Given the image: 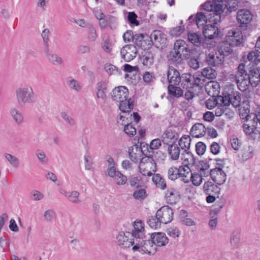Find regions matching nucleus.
<instances>
[{"label": "nucleus", "mask_w": 260, "mask_h": 260, "mask_svg": "<svg viewBox=\"0 0 260 260\" xmlns=\"http://www.w3.org/2000/svg\"><path fill=\"white\" fill-rule=\"evenodd\" d=\"M124 131L129 137H133L136 134V129L131 123L125 124Z\"/></svg>", "instance_id": "55"}, {"label": "nucleus", "mask_w": 260, "mask_h": 260, "mask_svg": "<svg viewBox=\"0 0 260 260\" xmlns=\"http://www.w3.org/2000/svg\"><path fill=\"white\" fill-rule=\"evenodd\" d=\"M45 52L46 57L50 62L54 65H59L62 63V59L56 54L49 53V48L48 49L45 48Z\"/></svg>", "instance_id": "33"}, {"label": "nucleus", "mask_w": 260, "mask_h": 260, "mask_svg": "<svg viewBox=\"0 0 260 260\" xmlns=\"http://www.w3.org/2000/svg\"><path fill=\"white\" fill-rule=\"evenodd\" d=\"M209 160H212V159L208 158L205 160H201L199 161L198 163L196 162V165H194L197 167V169L199 170L200 173L203 174L204 177H207L210 175V171H208L210 167L209 165Z\"/></svg>", "instance_id": "23"}, {"label": "nucleus", "mask_w": 260, "mask_h": 260, "mask_svg": "<svg viewBox=\"0 0 260 260\" xmlns=\"http://www.w3.org/2000/svg\"><path fill=\"white\" fill-rule=\"evenodd\" d=\"M151 238L154 242V246H164L169 242V239L164 233H153L150 235Z\"/></svg>", "instance_id": "18"}, {"label": "nucleus", "mask_w": 260, "mask_h": 260, "mask_svg": "<svg viewBox=\"0 0 260 260\" xmlns=\"http://www.w3.org/2000/svg\"><path fill=\"white\" fill-rule=\"evenodd\" d=\"M135 190L133 194L134 198L140 201H143L147 197V191L145 189L139 188Z\"/></svg>", "instance_id": "40"}, {"label": "nucleus", "mask_w": 260, "mask_h": 260, "mask_svg": "<svg viewBox=\"0 0 260 260\" xmlns=\"http://www.w3.org/2000/svg\"><path fill=\"white\" fill-rule=\"evenodd\" d=\"M169 62L171 64L177 66L182 63L183 59H185L181 54H178L175 50H173L170 52L167 56Z\"/></svg>", "instance_id": "24"}, {"label": "nucleus", "mask_w": 260, "mask_h": 260, "mask_svg": "<svg viewBox=\"0 0 260 260\" xmlns=\"http://www.w3.org/2000/svg\"><path fill=\"white\" fill-rule=\"evenodd\" d=\"M228 55V50L225 48L223 50L221 48L218 53L209 54L206 57V60L209 66L212 67H217L221 66L223 61L224 56Z\"/></svg>", "instance_id": "6"}, {"label": "nucleus", "mask_w": 260, "mask_h": 260, "mask_svg": "<svg viewBox=\"0 0 260 260\" xmlns=\"http://www.w3.org/2000/svg\"><path fill=\"white\" fill-rule=\"evenodd\" d=\"M105 69L109 74L121 75L122 74L121 70L112 64H106L105 65Z\"/></svg>", "instance_id": "52"}, {"label": "nucleus", "mask_w": 260, "mask_h": 260, "mask_svg": "<svg viewBox=\"0 0 260 260\" xmlns=\"http://www.w3.org/2000/svg\"><path fill=\"white\" fill-rule=\"evenodd\" d=\"M16 99L20 106L35 102V93L32 88L27 85L17 88L15 91Z\"/></svg>", "instance_id": "2"}, {"label": "nucleus", "mask_w": 260, "mask_h": 260, "mask_svg": "<svg viewBox=\"0 0 260 260\" xmlns=\"http://www.w3.org/2000/svg\"><path fill=\"white\" fill-rule=\"evenodd\" d=\"M180 84L183 89H193V75L190 73L182 74Z\"/></svg>", "instance_id": "25"}, {"label": "nucleus", "mask_w": 260, "mask_h": 260, "mask_svg": "<svg viewBox=\"0 0 260 260\" xmlns=\"http://www.w3.org/2000/svg\"><path fill=\"white\" fill-rule=\"evenodd\" d=\"M241 240V230L236 229L231 233L230 243L233 248H238L240 245Z\"/></svg>", "instance_id": "28"}, {"label": "nucleus", "mask_w": 260, "mask_h": 260, "mask_svg": "<svg viewBox=\"0 0 260 260\" xmlns=\"http://www.w3.org/2000/svg\"><path fill=\"white\" fill-rule=\"evenodd\" d=\"M133 48H135V46L132 44L126 45L123 46L120 51L121 58L124 59L126 55L129 54V52H128V50H132Z\"/></svg>", "instance_id": "59"}, {"label": "nucleus", "mask_w": 260, "mask_h": 260, "mask_svg": "<svg viewBox=\"0 0 260 260\" xmlns=\"http://www.w3.org/2000/svg\"><path fill=\"white\" fill-rule=\"evenodd\" d=\"M188 41L191 43L195 46L199 47L202 44L203 45L206 43V41L209 39L206 38L203 39V37L201 36V35H199L196 32H191L190 31L188 32Z\"/></svg>", "instance_id": "21"}, {"label": "nucleus", "mask_w": 260, "mask_h": 260, "mask_svg": "<svg viewBox=\"0 0 260 260\" xmlns=\"http://www.w3.org/2000/svg\"><path fill=\"white\" fill-rule=\"evenodd\" d=\"M154 243L150 236L147 238V236L143 235L142 238L135 239V244L133 247V250L151 255V249L154 246Z\"/></svg>", "instance_id": "4"}, {"label": "nucleus", "mask_w": 260, "mask_h": 260, "mask_svg": "<svg viewBox=\"0 0 260 260\" xmlns=\"http://www.w3.org/2000/svg\"><path fill=\"white\" fill-rule=\"evenodd\" d=\"M248 60H257L260 61V52L251 51L247 56Z\"/></svg>", "instance_id": "64"}, {"label": "nucleus", "mask_w": 260, "mask_h": 260, "mask_svg": "<svg viewBox=\"0 0 260 260\" xmlns=\"http://www.w3.org/2000/svg\"><path fill=\"white\" fill-rule=\"evenodd\" d=\"M206 132L207 128L203 124L197 123L192 126L190 134L193 137L199 138L204 136Z\"/></svg>", "instance_id": "19"}, {"label": "nucleus", "mask_w": 260, "mask_h": 260, "mask_svg": "<svg viewBox=\"0 0 260 260\" xmlns=\"http://www.w3.org/2000/svg\"><path fill=\"white\" fill-rule=\"evenodd\" d=\"M179 169L175 167H172L168 170V178L172 181H175L177 179L180 180L184 183L189 182V179L184 174H180Z\"/></svg>", "instance_id": "16"}, {"label": "nucleus", "mask_w": 260, "mask_h": 260, "mask_svg": "<svg viewBox=\"0 0 260 260\" xmlns=\"http://www.w3.org/2000/svg\"><path fill=\"white\" fill-rule=\"evenodd\" d=\"M220 85L216 81H210L207 82L205 85V90L206 92L210 96L217 97L225 106L228 105V93H223L222 95H219Z\"/></svg>", "instance_id": "3"}, {"label": "nucleus", "mask_w": 260, "mask_h": 260, "mask_svg": "<svg viewBox=\"0 0 260 260\" xmlns=\"http://www.w3.org/2000/svg\"><path fill=\"white\" fill-rule=\"evenodd\" d=\"M96 97L97 98H101L103 100L106 99V91H107V84L104 82H98L96 84Z\"/></svg>", "instance_id": "32"}, {"label": "nucleus", "mask_w": 260, "mask_h": 260, "mask_svg": "<svg viewBox=\"0 0 260 260\" xmlns=\"http://www.w3.org/2000/svg\"><path fill=\"white\" fill-rule=\"evenodd\" d=\"M243 43L241 30L238 28L229 31V45L231 47L238 46Z\"/></svg>", "instance_id": "11"}, {"label": "nucleus", "mask_w": 260, "mask_h": 260, "mask_svg": "<svg viewBox=\"0 0 260 260\" xmlns=\"http://www.w3.org/2000/svg\"><path fill=\"white\" fill-rule=\"evenodd\" d=\"M173 50L178 54H181L185 59H188L191 57V54H193L196 49H190L188 44L183 40H177L174 44Z\"/></svg>", "instance_id": "7"}, {"label": "nucleus", "mask_w": 260, "mask_h": 260, "mask_svg": "<svg viewBox=\"0 0 260 260\" xmlns=\"http://www.w3.org/2000/svg\"><path fill=\"white\" fill-rule=\"evenodd\" d=\"M134 36L132 30H128L123 35V40L125 42H130L132 40L133 41Z\"/></svg>", "instance_id": "62"}, {"label": "nucleus", "mask_w": 260, "mask_h": 260, "mask_svg": "<svg viewBox=\"0 0 260 260\" xmlns=\"http://www.w3.org/2000/svg\"><path fill=\"white\" fill-rule=\"evenodd\" d=\"M50 34V31L49 29H45L42 33V37L43 39V41L45 45V48H47V49L49 48V35Z\"/></svg>", "instance_id": "60"}, {"label": "nucleus", "mask_w": 260, "mask_h": 260, "mask_svg": "<svg viewBox=\"0 0 260 260\" xmlns=\"http://www.w3.org/2000/svg\"><path fill=\"white\" fill-rule=\"evenodd\" d=\"M250 69L249 74L247 76L251 79L252 83V86H256L259 81L260 76V61L257 60H249Z\"/></svg>", "instance_id": "9"}, {"label": "nucleus", "mask_w": 260, "mask_h": 260, "mask_svg": "<svg viewBox=\"0 0 260 260\" xmlns=\"http://www.w3.org/2000/svg\"><path fill=\"white\" fill-rule=\"evenodd\" d=\"M230 78H233L235 81L237 85L241 91H244L247 90L249 84L252 86V83L251 79L245 74V76H235L234 75H230Z\"/></svg>", "instance_id": "13"}, {"label": "nucleus", "mask_w": 260, "mask_h": 260, "mask_svg": "<svg viewBox=\"0 0 260 260\" xmlns=\"http://www.w3.org/2000/svg\"><path fill=\"white\" fill-rule=\"evenodd\" d=\"M129 236L131 237L130 232H119L116 237L117 244L123 248H129L133 246L135 244V239H129Z\"/></svg>", "instance_id": "12"}, {"label": "nucleus", "mask_w": 260, "mask_h": 260, "mask_svg": "<svg viewBox=\"0 0 260 260\" xmlns=\"http://www.w3.org/2000/svg\"><path fill=\"white\" fill-rule=\"evenodd\" d=\"M224 205V202L223 200H221L218 201L216 204L213 206L212 208L210 211V215L211 217L216 216V215L219 213V211Z\"/></svg>", "instance_id": "45"}, {"label": "nucleus", "mask_w": 260, "mask_h": 260, "mask_svg": "<svg viewBox=\"0 0 260 260\" xmlns=\"http://www.w3.org/2000/svg\"><path fill=\"white\" fill-rule=\"evenodd\" d=\"M144 36L142 34H135L134 37L133 42L134 44L133 45H134L135 48H136L137 47H138L139 48H143L145 47L143 43H144Z\"/></svg>", "instance_id": "44"}, {"label": "nucleus", "mask_w": 260, "mask_h": 260, "mask_svg": "<svg viewBox=\"0 0 260 260\" xmlns=\"http://www.w3.org/2000/svg\"><path fill=\"white\" fill-rule=\"evenodd\" d=\"M118 102L119 103V109L122 113H129L134 109V102L128 98Z\"/></svg>", "instance_id": "27"}, {"label": "nucleus", "mask_w": 260, "mask_h": 260, "mask_svg": "<svg viewBox=\"0 0 260 260\" xmlns=\"http://www.w3.org/2000/svg\"><path fill=\"white\" fill-rule=\"evenodd\" d=\"M64 196L74 203L79 204L81 202L79 200V193L77 191H73L71 192L64 191Z\"/></svg>", "instance_id": "42"}, {"label": "nucleus", "mask_w": 260, "mask_h": 260, "mask_svg": "<svg viewBox=\"0 0 260 260\" xmlns=\"http://www.w3.org/2000/svg\"><path fill=\"white\" fill-rule=\"evenodd\" d=\"M161 141L159 139H155L151 141L149 147H147V152L145 154L147 157L149 158H152L153 156V150L157 149L161 146Z\"/></svg>", "instance_id": "31"}, {"label": "nucleus", "mask_w": 260, "mask_h": 260, "mask_svg": "<svg viewBox=\"0 0 260 260\" xmlns=\"http://www.w3.org/2000/svg\"><path fill=\"white\" fill-rule=\"evenodd\" d=\"M156 214L161 223L167 224L173 220L174 213L172 209L169 206L161 207L157 211Z\"/></svg>", "instance_id": "10"}, {"label": "nucleus", "mask_w": 260, "mask_h": 260, "mask_svg": "<svg viewBox=\"0 0 260 260\" xmlns=\"http://www.w3.org/2000/svg\"><path fill=\"white\" fill-rule=\"evenodd\" d=\"M5 157L12 166L15 168L19 167V161L16 157L8 153L5 154Z\"/></svg>", "instance_id": "51"}, {"label": "nucleus", "mask_w": 260, "mask_h": 260, "mask_svg": "<svg viewBox=\"0 0 260 260\" xmlns=\"http://www.w3.org/2000/svg\"><path fill=\"white\" fill-rule=\"evenodd\" d=\"M55 216V212L52 210L46 211L44 214V218L47 221H52Z\"/></svg>", "instance_id": "63"}, {"label": "nucleus", "mask_w": 260, "mask_h": 260, "mask_svg": "<svg viewBox=\"0 0 260 260\" xmlns=\"http://www.w3.org/2000/svg\"><path fill=\"white\" fill-rule=\"evenodd\" d=\"M190 60L189 61V64L190 67L195 70L198 69L200 67V54L193 55V54H191V57H189Z\"/></svg>", "instance_id": "43"}, {"label": "nucleus", "mask_w": 260, "mask_h": 260, "mask_svg": "<svg viewBox=\"0 0 260 260\" xmlns=\"http://www.w3.org/2000/svg\"><path fill=\"white\" fill-rule=\"evenodd\" d=\"M68 84L70 88L77 91H80L82 89V86L80 83L76 80L69 77L67 79Z\"/></svg>", "instance_id": "50"}, {"label": "nucleus", "mask_w": 260, "mask_h": 260, "mask_svg": "<svg viewBox=\"0 0 260 260\" xmlns=\"http://www.w3.org/2000/svg\"><path fill=\"white\" fill-rule=\"evenodd\" d=\"M189 149H185V152L187 155L188 157L184 158V163H185V166L187 165H194L196 164V157L194 156L193 154L188 150ZM183 159V158H182Z\"/></svg>", "instance_id": "48"}, {"label": "nucleus", "mask_w": 260, "mask_h": 260, "mask_svg": "<svg viewBox=\"0 0 260 260\" xmlns=\"http://www.w3.org/2000/svg\"><path fill=\"white\" fill-rule=\"evenodd\" d=\"M167 149L168 153L170 155L171 159L173 160H177L179 158L180 153V148L175 144V142L174 141L172 142V145H170L168 147Z\"/></svg>", "instance_id": "30"}, {"label": "nucleus", "mask_w": 260, "mask_h": 260, "mask_svg": "<svg viewBox=\"0 0 260 260\" xmlns=\"http://www.w3.org/2000/svg\"><path fill=\"white\" fill-rule=\"evenodd\" d=\"M183 24V21H181L180 25L174 27L171 29L169 34L172 37H178L181 35L185 30V27Z\"/></svg>", "instance_id": "47"}, {"label": "nucleus", "mask_w": 260, "mask_h": 260, "mask_svg": "<svg viewBox=\"0 0 260 260\" xmlns=\"http://www.w3.org/2000/svg\"><path fill=\"white\" fill-rule=\"evenodd\" d=\"M227 106H225L223 103L221 102V103L219 104L215 109V115L216 116H220L224 113L226 109V107Z\"/></svg>", "instance_id": "58"}, {"label": "nucleus", "mask_w": 260, "mask_h": 260, "mask_svg": "<svg viewBox=\"0 0 260 260\" xmlns=\"http://www.w3.org/2000/svg\"><path fill=\"white\" fill-rule=\"evenodd\" d=\"M206 145L202 142H199L196 144V151L199 156L203 155L206 151Z\"/></svg>", "instance_id": "56"}, {"label": "nucleus", "mask_w": 260, "mask_h": 260, "mask_svg": "<svg viewBox=\"0 0 260 260\" xmlns=\"http://www.w3.org/2000/svg\"><path fill=\"white\" fill-rule=\"evenodd\" d=\"M150 40L149 45H154L156 47L162 48L165 46L167 42L166 35L161 30H154L149 37Z\"/></svg>", "instance_id": "8"}, {"label": "nucleus", "mask_w": 260, "mask_h": 260, "mask_svg": "<svg viewBox=\"0 0 260 260\" xmlns=\"http://www.w3.org/2000/svg\"><path fill=\"white\" fill-rule=\"evenodd\" d=\"M203 189L206 194H218L220 190V188L217 185L209 181L204 183Z\"/></svg>", "instance_id": "26"}, {"label": "nucleus", "mask_w": 260, "mask_h": 260, "mask_svg": "<svg viewBox=\"0 0 260 260\" xmlns=\"http://www.w3.org/2000/svg\"><path fill=\"white\" fill-rule=\"evenodd\" d=\"M128 90L126 87L119 86L113 89L111 96L113 101L118 102L128 98Z\"/></svg>", "instance_id": "14"}, {"label": "nucleus", "mask_w": 260, "mask_h": 260, "mask_svg": "<svg viewBox=\"0 0 260 260\" xmlns=\"http://www.w3.org/2000/svg\"><path fill=\"white\" fill-rule=\"evenodd\" d=\"M61 117L70 126H74L76 124L75 120L65 112L60 113Z\"/></svg>", "instance_id": "57"}, {"label": "nucleus", "mask_w": 260, "mask_h": 260, "mask_svg": "<svg viewBox=\"0 0 260 260\" xmlns=\"http://www.w3.org/2000/svg\"><path fill=\"white\" fill-rule=\"evenodd\" d=\"M210 176L216 184L221 185L226 180V175L221 168H215L210 171Z\"/></svg>", "instance_id": "15"}, {"label": "nucleus", "mask_w": 260, "mask_h": 260, "mask_svg": "<svg viewBox=\"0 0 260 260\" xmlns=\"http://www.w3.org/2000/svg\"><path fill=\"white\" fill-rule=\"evenodd\" d=\"M167 78L169 84L178 85L181 82L182 75L178 71L171 67L169 68L167 72Z\"/></svg>", "instance_id": "17"}, {"label": "nucleus", "mask_w": 260, "mask_h": 260, "mask_svg": "<svg viewBox=\"0 0 260 260\" xmlns=\"http://www.w3.org/2000/svg\"><path fill=\"white\" fill-rule=\"evenodd\" d=\"M191 139L188 135H184L179 141L178 144L183 150L189 149L190 148Z\"/></svg>", "instance_id": "41"}, {"label": "nucleus", "mask_w": 260, "mask_h": 260, "mask_svg": "<svg viewBox=\"0 0 260 260\" xmlns=\"http://www.w3.org/2000/svg\"><path fill=\"white\" fill-rule=\"evenodd\" d=\"M241 103V96L238 91L231 92L229 93V106L231 104L234 107H240Z\"/></svg>", "instance_id": "29"}, {"label": "nucleus", "mask_w": 260, "mask_h": 260, "mask_svg": "<svg viewBox=\"0 0 260 260\" xmlns=\"http://www.w3.org/2000/svg\"><path fill=\"white\" fill-rule=\"evenodd\" d=\"M10 113L13 120L19 125L23 122V116L22 113L16 108H12Z\"/></svg>", "instance_id": "34"}, {"label": "nucleus", "mask_w": 260, "mask_h": 260, "mask_svg": "<svg viewBox=\"0 0 260 260\" xmlns=\"http://www.w3.org/2000/svg\"><path fill=\"white\" fill-rule=\"evenodd\" d=\"M133 227L134 230L131 233V237L136 239L142 238L144 235V224L141 220L135 222Z\"/></svg>", "instance_id": "22"}, {"label": "nucleus", "mask_w": 260, "mask_h": 260, "mask_svg": "<svg viewBox=\"0 0 260 260\" xmlns=\"http://www.w3.org/2000/svg\"><path fill=\"white\" fill-rule=\"evenodd\" d=\"M219 101H220L217 97L211 96V98L208 99L205 102L207 108L210 110L212 109L219 104L218 103Z\"/></svg>", "instance_id": "53"}, {"label": "nucleus", "mask_w": 260, "mask_h": 260, "mask_svg": "<svg viewBox=\"0 0 260 260\" xmlns=\"http://www.w3.org/2000/svg\"><path fill=\"white\" fill-rule=\"evenodd\" d=\"M142 59L144 66L150 67L154 62L153 54L150 51L145 52L142 55Z\"/></svg>", "instance_id": "36"}, {"label": "nucleus", "mask_w": 260, "mask_h": 260, "mask_svg": "<svg viewBox=\"0 0 260 260\" xmlns=\"http://www.w3.org/2000/svg\"><path fill=\"white\" fill-rule=\"evenodd\" d=\"M202 75L206 78L213 79L216 77L217 73L216 71L211 67H206L202 71Z\"/></svg>", "instance_id": "38"}, {"label": "nucleus", "mask_w": 260, "mask_h": 260, "mask_svg": "<svg viewBox=\"0 0 260 260\" xmlns=\"http://www.w3.org/2000/svg\"><path fill=\"white\" fill-rule=\"evenodd\" d=\"M147 223L150 228L153 229H157L160 227L161 222L158 218L156 214L155 216H151L148 217L147 219Z\"/></svg>", "instance_id": "39"}, {"label": "nucleus", "mask_w": 260, "mask_h": 260, "mask_svg": "<svg viewBox=\"0 0 260 260\" xmlns=\"http://www.w3.org/2000/svg\"><path fill=\"white\" fill-rule=\"evenodd\" d=\"M237 18L241 29L246 30L251 28L252 17H237Z\"/></svg>", "instance_id": "37"}, {"label": "nucleus", "mask_w": 260, "mask_h": 260, "mask_svg": "<svg viewBox=\"0 0 260 260\" xmlns=\"http://www.w3.org/2000/svg\"><path fill=\"white\" fill-rule=\"evenodd\" d=\"M128 181L132 187L139 188L141 187V179L134 176L129 178Z\"/></svg>", "instance_id": "54"}, {"label": "nucleus", "mask_w": 260, "mask_h": 260, "mask_svg": "<svg viewBox=\"0 0 260 260\" xmlns=\"http://www.w3.org/2000/svg\"><path fill=\"white\" fill-rule=\"evenodd\" d=\"M168 96L167 99L171 101L174 98H179L183 95V90L177 85L169 84L168 86Z\"/></svg>", "instance_id": "20"}, {"label": "nucleus", "mask_w": 260, "mask_h": 260, "mask_svg": "<svg viewBox=\"0 0 260 260\" xmlns=\"http://www.w3.org/2000/svg\"><path fill=\"white\" fill-rule=\"evenodd\" d=\"M201 6V10L207 12H213L216 16H220L223 12L224 9L228 7L225 4L224 5L220 3L225 2V0H209Z\"/></svg>", "instance_id": "5"}, {"label": "nucleus", "mask_w": 260, "mask_h": 260, "mask_svg": "<svg viewBox=\"0 0 260 260\" xmlns=\"http://www.w3.org/2000/svg\"><path fill=\"white\" fill-rule=\"evenodd\" d=\"M203 174L201 173H191V177L189 179V181L191 180L192 184L195 186H199L203 181Z\"/></svg>", "instance_id": "49"}, {"label": "nucleus", "mask_w": 260, "mask_h": 260, "mask_svg": "<svg viewBox=\"0 0 260 260\" xmlns=\"http://www.w3.org/2000/svg\"><path fill=\"white\" fill-rule=\"evenodd\" d=\"M239 107V113L240 118L242 119L245 120L246 121L248 120L250 118V116L249 115L250 110L248 106L246 105V107L240 106Z\"/></svg>", "instance_id": "46"}, {"label": "nucleus", "mask_w": 260, "mask_h": 260, "mask_svg": "<svg viewBox=\"0 0 260 260\" xmlns=\"http://www.w3.org/2000/svg\"><path fill=\"white\" fill-rule=\"evenodd\" d=\"M167 234L171 237L176 238L179 237L180 232L176 227H171L167 229Z\"/></svg>", "instance_id": "61"}, {"label": "nucleus", "mask_w": 260, "mask_h": 260, "mask_svg": "<svg viewBox=\"0 0 260 260\" xmlns=\"http://www.w3.org/2000/svg\"><path fill=\"white\" fill-rule=\"evenodd\" d=\"M152 181L157 187L163 190L166 188V181L159 174H155L152 177Z\"/></svg>", "instance_id": "35"}, {"label": "nucleus", "mask_w": 260, "mask_h": 260, "mask_svg": "<svg viewBox=\"0 0 260 260\" xmlns=\"http://www.w3.org/2000/svg\"><path fill=\"white\" fill-rule=\"evenodd\" d=\"M195 18V21L198 28H203V34L206 38L211 40L219 36V29L213 24H207V17H188V20Z\"/></svg>", "instance_id": "1"}]
</instances>
